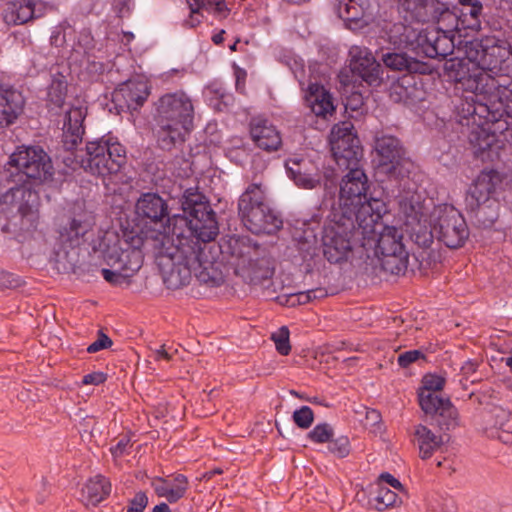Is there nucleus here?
Returning a JSON list of instances; mask_svg holds the SVG:
<instances>
[{
    "instance_id": "7c9ffc66",
    "label": "nucleus",
    "mask_w": 512,
    "mask_h": 512,
    "mask_svg": "<svg viewBox=\"0 0 512 512\" xmlns=\"http://www.w3.org/2000/svg\"><path fill=\"white\" fill-rule=\"evenodd\" d=\"M414 436L419 446L420 457L423 460L430 458L443 443L441 436L434 434L422 424L415 426Z\"/></svg>"
},
{
    "instance_id": "680f3d73",
    "label": "nucleus",
    "mask_w": 512,
    "mask_h": 512,
    "mask_svg": "<svg viewBox=\"0 0 512 512\" xmlns=\"http://www.w3.org/2000/svg\"><path fill=\"white\" fill-rule=\"evenodd\" d=\"M365 409V426L367 427H375L381 422V414L379 411L375 409Z\"/></svg>"
},
{
    "instance_id": "864d4df0",
    "label": "nucleus",
    "mask_w": 512,
    "mask_h": 512,
    "mask_svg": "<svg viewBox=\"0 0 512 512\" xmlns=\"http://www.w3.org/2000/svg\"><path fill=\"white\" fill-rule=\"evenodd\" d=\"M420 358H424V354L420 350H409L399 354L397 362L402 368H407Z\"/></svg>"
},
{
    "instance_id": "de8ad7c7",
    "label": "nucleus",
    "mask_w": 512,
    "mask_h": 512,
    "mask_svg": "<svg viewBox=\"0 0 512 512\" xmlns=\"http://www.w3.org/2000/svg\"><path fill=\"white\" fill-rule=\"evenodd\" d=\"M333 436V428L327 423L316 425L309 433L308 438L315 443H328Z\"/></svg>"
},
{
    "instance_id": "09e8293b",
    "label": "nucleus",
    "mask_w": 512,
    "mask_h": 512,
    "mask_svg": "<svg viewBox=\"0 0 512 512\" xmlns=\"http://www.w3.org/2000/svg\"><path fill=\"white\" fill-rule=\"evenodd\" d=\"M328 445L329 451L338 458H345L350 454V441L346 436H340L334 440H330Z\"/></svg>"
},
{
    "instance_id": "e2e57ef3",
    "label": "nucleus",
    "mask_w": 512,
    "mask_h": 512,
    "mask_svg": "<svg viewBox=\"0 0 512 512\" xmlns=\"http://www.w3.org/2000/svg\"><path fill=\"white\" fill-rule=\"evenodd\" d=\"M479 366V363L477 360H467L461 367V372L465 376L472 375L476 372L477 368Z\"/></svg>"
},
{
    "instance_id": "20e7f679",
    "label": "nucleus",
    "mask_w": 512,
    "mask_h": 512,
    "mask_svg": "<svg viewBox=\"0 0 512 512\" xmlns=\"http://www.w3.org/2000/svg\"><path fill=\"white\" fill-rule=\"evenodd\" d=\"M194 117L191 98L182 91L166 93L156 103V138L162 150L179 149L186 141Z\"/></svg>"
},
{
    "instance_id": "0eeeda50",
    "label": "nucleus",
    "mask_w": 512,
    "mask_h": 512,
    "mask_svg": "<svg viewBox=\"0 0 512 512\" xmlns=\"http://www.w3.org/2000/svg\"><path fill=\"white\" fill-rule=\"evenodd\" d=\"M391 44L411 52L417 58L445 59L454 51V40L436 28H421L395 23L389 30Z\"/></svg>"
},
{
    "instance_id": "c85d7f7f",
    "label": "nucleus",
    "mask_w": 512,
    "mask_h": 512,
    "mask_svg": "<svg viewBox=\"0 0 512 512\" xmlns=\"http://www.w3.org/2000/svg\"><path fill=\"white\" fill-rule=\"evenodd\" d=\"M111 493L110 481L102 476L96 475L90 478L82 489V497L86 504L98 505Z\"/></svg>"
},
{
    "instance_id": "f8f14e48",
    "label": "nucleus",
    "mask_w": 512,
    "mask_h": 512,
    "mask_svg": "<svg viewBox=\"0 0 512 512\" xmlns=\"http://www.w3.org/2000/svg\"><path fill=\"white\" fill-rule=\"evenodd\" d=\"M9 163L28 179L43 182L53 175L51 160L41 147H21L10 156Z\"/></svg>"
},
{
    "instance_id": "13d9d810",
    "label": "nucleus",
    "mask_w": 512,
    "mask_h": 512,
    "mask_svg": "<svg viewBox=\"0 0 512 512\" xmlns=\"http://www.w3.org/2000/svg\"><path fill=\"white\" fill-rule=\"evenodd\" d=\"M189 9H190V16L189 19L185 21V24L189 27H196L201 23V14L200 10L201 8H196V5L194 4L193 0H187Z\"/></svg>"
},
{
    "instance_id": "4d7b16f0",
    "label": "nucleus",
    "mask_w": 512,
    "mask_h": 512,
    "mask_svg": "<svg viewBox=\"0 0 512 512\" xmlns=\"http://www.w3.org/2000/svg\"><path fill=\"white\" fill-rule=\"evenodd\" d=\"M310 301L311 295L309 293V290L290 294L287 299V303L290 306L304 305L309 303Z\"/></svg>"
},
{
    "instance_id": "603ef678",
    "label": "nucleus",
    "mask_w": 512,
    "mask_h": 512,
    "mask_svg": "<svg viewBox=\"0 0 512 512\" xmlns=\"http://www.w3.org/2000/svg\"><path fill=\"white\" fill-rule=\"evenodd\" d=\"M21 285V279L13 273L0 269V289H12Z\"/></svg>"
},
{
    "instance_id": "c756f323",
    "label": "nucleus",
    "mask_w": 512,
    "mask_h": 512,
    "mask_svg": "<svg viewBox=\"0 0 512 512\" xmlns=\"http://www.w3.org/2000/svg\"><path fill=\"white\" fill-rule=\"evenodd\" d=\"M439 0H401V6L418 24L431 21Z\"/></svg>"
},
{
    "instance_id": "ddd939ff",
    "label": "nucleus",
    "mask_w": 512,
    "mask_h": 512,
    "mask_svg": "<svg viewBox=\"0 0 512 512\" xmlns=\"http://www.w3.org/2000/svg\"><path fill=\"white\" fill-rule=\"evenodd\" d=\"M352 125L343 123L335 126L330 135V144L333 157L339 167L350 171L359 168L358 164L363 156L359 139L351 132Z\"/></svg>"
},
{
    "instance_id": "9d476101",
    "label": "nucleus",
    "mask_w": 512,
    "mask_h": 512,
    "mask_svg": "<svg viewBox=\"0 0 512 512\" xmlns=\"http://www.w3.org/2000/svg\"><path fill=\"white\" fill-rule=\"evenodd\" d=\"M368 188V178L364 171L360 168H351L340 184L339 207L334 213L357 220L360 210L367 204L374 207V204L379 202L386 206L380 199L368 198ZM376 212L373 208L371 213Z\"/></svg>"
},
{
    "instance_id": "a211bd4d",
    "label": "nucleus",
    "mask_w": 512,
    "mask_h": 512,
    "mask_svg": "<svg viewBox=\"0 0 512 512\" xmlns=\"http://www.w3.org/2000/svg\"><path fill=\"white\" fill-rule=\"evenodd\" d=\"M421 408L426 414L434 415V420L441 430L449 431L459 425L458 411L448 398L423 396Z\"/></svg>"
},
{
    "instance_id": "0e129e2a",
    "label": "nucleus",
    "mask_w": 512,
    "mask_h": 512,
    "mask_svg": "<svg viewBox=\"0 0 512 512\" xmlns=\"http://www.w3.org/2000/svg\"><path fill=\"white\" fill-rule=\"evenodd\" d=\"M380 479L383 482L389 484L394 489H397V490H400V491L403 490V486H402L401 482L398 479H396L394 476L389 474V473L381 474Z\"/></svg>"
},
{
    "instance_id": "a18cd8bd",
    "label": "nucleus",
    "mask_w": 512,
    "mask_h": 512,
    "mask_svg": "<svg viewBox=\"0 0 512 512\" xmlns=\"http://www.w3.org/2000/svg\"><path fill=\"white\" fill-rule=\"evenodd\" d=\"M289 336L290 332L287 326L280 327L271 335V339L275 343L277 352L283 356L288 355L291 351Z\"/></svg>"
},
{
    "instance_id": "f704fd0d",
    "label": "nucleus",
    "mask_w": 512,
    "mask_h": 512,
    "mask_svg": "<svg viewBox=\"0 0 512 512\" xmlns=\"http://www.w3.org/2000/svg\"><path fill=\"white\" fill-rule=\"evenodd\" d=\"M92 223L86 219L73 218L60 232L61 241L70 247L79 246L82 238L91 230Z\"/></svg>"
},
{
    "instance_id": "393cba45",
    "label": "nucleus",
    "mask_w": 512,
    "mask_h": 512,
    "mask_svg": "<svg viewBox=\"0 0 512 512\" xmlns=\"http://www.w3.org/2000/svg\"><path fill=\"white\" fill-rule=\"evenodd\" d=\"M151 486L157 496L165 498L169 503H175L185 496L189 481L185 475L176 474L172 482L163 477H154Z\"/></svg>"
},
{
    "instance_id": "2f4dec72",
    "label": "nucleus",
    "mask_w": 512,
    "mask_h": 512,
    "mask_svg": "<svg viewBox=\"0 0 512 512\" xmlns=\"http://www.w3.org/2000/svg\"><path fill=\"white\" fill-rule=\"evenodd\" d=\"M430 22L437 23L435 28L448 35L451 39H453L455 31L459 29V17L443 2H439V5L435 8Z\"/></svg>"
},
{
    "instance_id": "bf43d9fd",
    "label": "nucleus",
    "mask_w": 512,
    "mask_h": 512,
    "mask_svg": "<svg viewBox=\"0 0 512 512\" xmlns=\"http://www.w3.org/2000/svg\"><path fill=\"white\" fill-rule=\"evenodd\" d=\"M107 379V375L103 372L97 371L86 374L82 378L83 385H100Z\"/></svg>"
},
{
    "instance_id": "2eb2a0df",
    "label": "nucleus",
    "mask_w": 512,
    "mask_h": 512,
    "mask_svg": "<svg viewBox=\"0 0 512 512\" xmlns=\"http://www.w3.org/2000/svg\"><path fill=\"white\" fill-rule=\"evenodd\" d=\"M475 119L472 123L478 127L487 125V130H493L494 133L504 134L507 138L512 134V114L509 110V104L497 101L491 103H482L475 100Z\"/></svg>"
},
{
    "instance_id": "4c0bfd02",
    "label": "nucleus",
    "mask_w": 512,
    "mask_h": 512,
    "mask_svg": "<svg viewBox=\"0 0 512 512\" xmlns=\"http://www.w3.org/2000/svg\"><path fill=\"white\" fill-rule=\"evenodd\" d=\"M493 130L481 129L480 132L474 134L471 142L474 144L475 154L477 157L490 159L492 150L496 142V135Z\"/></svg>"
},
{
    "instance_id": "f3484780",
    "label": "nucleus",
    "mask_w": 512,
    "mask_h": 512,
    "mask_svg": "<svg viewBox=\"0 0 512 512\" xmlns=\"http://www.w3.org/2000/svg\"><path fill=\"white\" fill-rule=\"evenodd\" d=\"M349 55L350 69L369 85H379L381 82V65L376 61L372 52L366 47L353 46Z\"/></svg>"
},
{
    "instance_id": "7ed1b4c3",
    "label": "nucleus",
    "mask_w": 512,
    "mask_h": 512,
    "mask_svg": "<svg viewBox=\"0 0 512 512\" xmlns=\"http://www.w3.org/2000/svg\"><path fill=\"white\" fill-rule=\"evenodd\" d=\"M373 206L365 205L360 210L357 220L349 216L333 213L331 223L325 226L322 236L323 254L330 263L346 261L356 244L366 247L378 225V220L387 212V207L376 202Z\"/></svg>"
},
{
    "instance_id": "5fc2aeb1",
    "label": "nucleus",
    "mask_w": 512,
    "mask_h": 512,
    "mask_svg": "<svg viewBox=\"0 0 512 512\" xmlns=\"http://www.w3.org/2000/svg\"><path fill=\"white\" fill-rule=\"evenodd\" d=\"M129 504L127 512H143L148 504V497L144 492L139 491L129 501Z\"/></svg>"
},
{
    "instance_id": "412c9836",
    "label": "nucleus",
    "mask_w": 512,
    "mask_h": 512,
    "mask_svg": "<svg viewBox=\"0 0 512 512\" xmlns=\"http://www.w3.org/2000/svg\"><path fill=\"white\" fill-rule=\"evenodd\" d=\"M24 104L21 92L0 84V128L13 124L23 112Z\"/></svg>"
},
{
    "instance_id": "aec40b11",
    "label": "nucleus",
    "mask_w": 512,
    "mask_h": 512,
    "mask_svg": "<svg viewBox=\"0 0 512 512\" xmlns=\"http://www.w3.org/2000/svg\"><path fill=\"white\" fill-rule=\"evenodd\" d=\"M249 132L253 143L261 150L274 152L282 146L280 131L267 119L252 118L249 124Z\"/></svg>"
},
{
    "instance_id": "f03ea898",
    "label": "nucleus",
    "mask_w": 512,
    "mask_h": 512,
    "mask_svg": "<svg viewBox=\"0 0 512 512\" xmlns=\"http://www.w3.org/2000/svg\"><path fill=\"white\" fill-rule=\"evenodd\" d=\"M86 107H72L66 113L63 126L62 145L67 153L63 163L73 169L83 168L94 175L107 176L118 173L126 163V150L116 137L104 136L86 144V150L77 152L85 133Z\"/></svg>"
},
{
    "instance_id": "6e6552de",
    "label": "nucleus",
    "mask_w": 512,
    "mask_h": 512,
    "mask_svg": "<svg viewBox=\"0 0 512 512\" xmlns=\"http://www.w3.org/2000/svg\"><path fill=\"white\" fill-rule=\"evenodd\" d=\"M238 213L244 226L254 234H273L282 227V220L266 203L260 184H250L242 193Z\"/></svg>"
},
{
    "instance_id": "79ce46f5",
    "label": "nucleus",
    "mask_w": 512,
    "mask_h": 512,
    "mask_svg": "<svg viewBox=\"0 0 512 512\" xmlns=\"http://www.w3.org/2000/svg\"><path fill=\"white\" fill-rule=\"evenodd\" d=\"M445 379L441 376L428 374L422 380V388L419 392V404L421 405V398L426 395L438 396L436 393L443 389Z\"/></svg>"
},
{
    "instance_id": "473e14b6",
    "label": "nucleus",
    "mask_w": 512,
    "mask_h": 512,
    "mask_svg": "<svg viewBox=\"0 0 512 512\" xmlns=\"http://www.w3.org/2000/svg\"><path fill=\"white\" fill-rule=\"evenodd\" d=\"M92 223L86 219L73 218L60 232L61 241L70 247L79 246L82 238L91 230Z\"/></svg>"
},
{
    "instance_id": "f257e3e1",
    "label": "nucleus",
    "mask_w": 512,
    "mask_h": 512,
    "mask_svg": "<svg viewBox=\"0 0 512 512\" xmlns=\"http://www.w3.org/2000/svg\"><path fill=\"white\" fill-rule=\"evenodd\" d=\"M181 206L187 217L183 219L190 235L177 234L175 240L169 235V207L159 194H141L135 204V213L145 223L160 224L162 230L136 232L125 230L122 235L106 232L99 248L110 269L101 270L103 278L114 286L129 285L143 265V251H152L158 259L164 283L168 288L178 289L189 284L191 277L201 283L219 285L222 274L213 257L206 250L211 248L219 233L216 214L206 196L197 188H188L181 198Z\"/></svg>"
},
{
    "instance_id": "dca6fc26",
    "label": "nucleus",
    "mask_w": 512,
    "mask_h": 512,
    "mask_svg": "<svg viewBox=\"0 0 512 512\" xmlns=\"http://www.w3.org/2000/svg\"><path fill=\"white\" fill-rule=\"evenodd\" d=\"M512 183V177L495 169H484L477 176L471 189V197L476 203L498 199Z\"/></svg>"
},
{
    "instance_id": "338daca9",
    "label": "nucleus",
    "mask_w": 512,
    "mask_h": 512,
    "mask_svg": "<svg viewBox=\"0 0 512 512\" xmlns=\"http://www.w3.org/2000/svg\"><path fill=\"white\" fill-rule=\"evenodd\" d=\"M351 101L353 102V104L351 103V107L352 109H357L360 105L363 104V97L360 93L358 92H353L352 93V99Z\"/></svg>"
},
{
    "instance_id": "39448f33",
    "label": "nucleus",
    "mask_w": 512,
    "mask_h": 512,
    "mask_svg": "<svg viewBox=\"0 0 512 512\" xmlns=\"http://www.w3.org/2000/svg\"><path fill=\"white\" fill-rule=\"evenodd\" d=\"M208 246L212 248L211 253H209V249L206 250L207 256L214 258L219 269H221V262L216 259L218 250L231 257L235 274L251 285H260L264 281L270 280L274 274V268L271 259L266 255V250L247 237L231 236L218 246L209 243ZM220 271L223 275L222 270ZM222 281H224L223 276Z\"/></svg>"
},
{
    "instance_id": "49530a36",
    "label": "nucleus",
    "mask_w": 512,
    "mask_h": 512,
    "mask_svg": "<svg viewBox=\"0 0 512 512\" xmlns=\"http://www.w3.org/2000/svg\"><path fill=\"white\" fill-rule=\"evenodd\" d=\"M483 5L481 2L474 3L472 6H467L462 8V16L465 18L464 21H467V27L471 29H478L480 27L481 21L480 17L482 15Z\"/></svg>"
},
{
    "instance_id": "1a4fd4ad",
    "label": "nucleus",
    "mask_w": 512,
    "mask_h": 512,
    "mask_svg": "<svg viewBox=\"0 0 512 512\" xmlns=\"http://www.w3.org/2000/svg\"><path fill=\"white\" fill-rule=\"evenodd\" d=\"M381 219L366 246L375 245V253L385 272L391 275L404 274L408 268L409 254L403 243V233L394 226L383 225Z\"/></svg>"
},
{
    "instance_id": "e433bc0d",
    "label": "nucleus",
    "mask_w": 512,
    "mask_h": 512,
    "mask_svg": "<svg viewBox=\"0 0 512 512\" xmlns=\"http://www.w3.org/2000/svg\"><path fill=\"white\" fill-rule=\"evenodd\" d=\"M416 58L415 56H408L406 52H392L382 56V60L388 68L398 71L407 70L410 73L418 70L419 61Z\"/></svg>"
},
{
    "instance_id": "c9c22d12",
    "label": "nucleus",
    "mask_w": 512,
    "mask_h": 512,
    "mask_svg": "<svg viewBox=\"0 0 512 512\" xmlns=\"http://www.w3.org/2000/svg\"><path fill=\"white\" fill-rule=\"evenodd\" d=\"M338 17L345 22H358L365 14V0H334Z\"/></svg>"
},
{
    "instance_id": "a19ab883",
    "label": "nucleus",
    "mask_w": 512,
    "mask_h": 512,
    "mask_svg": "<svg viewBox=\"0 0 512 512\" xmlns=\"http://www.w3.org/2000/svg\"><path fill=\"white\" fill-rule=\"evenodd\" d=\"M466 60L467 58H451L445 63V70L456 82L464 83L468 87V79L474 74L469 73Z\"/></svg>"
},
{
    "instance_id": "37998d69",
    "label": "nucleus",
    "mask_w": 512,
    "mask_h": 512,
    "mask_svg": "<svg viewBox=\"0 0 512 512\" xmlns=\"http://www.w3.org/2000/svg\"><path fill=\"white\" fill-rule=\"evenodd\" d=\"M401 502L397 493L386 487H380L375 497V508L379 511L393 507Z\"/></svg>"
},
{
    "instance_id": "72a5a7b5",
    "label": "nucleus",
    "mask_w": 512,
    "mask_h": 512,
    "mask_svg": "<svg viewBox=\"0 0 512 512\" xmlns=\"http://www.w3.org/2000/svg\"><path fill=\"white\" fill-rule=\"evenodd\" d=\"M92 223L86 219L73 218L60 232L61 241L70 247L79 246L82 238L91 230Z\"/></svg>"
},
{
    "instance_id": "58836bf2",
    "label": "nucleus",
    "mask_w": 512,
    "mask_h": 512,
    "mask_svg": "<svg viewBox=\"0 0 512 512\" xmlns=\"http://www.w3.org/2000/svg\"><path fill=\"white\" fill-rule=\"evenodd\" d=\"M67 82L63 76L54 77L48 87L47 103L50 110L60 109L65 103Z\"/></svg>"
},
{
    "instance_id": "052dcab7",
    "label": "nucleus",
    "mask_w": 512,
    "mask_h": 512,
    "mask_svg": "<svg viewBox=\"0 0 512 512\" xmlns=\"http://www.w3.org/2000/svg\"><path fill=\"white\" fill-rule=\"evenodd\" d=\"M130 445V438L127 436L122 437L115 446L110 448L113 457L118 458L124 455L128 446Z\"/></svg>"
},
{
    "instance_id": "ea45409f",
    "label": "nucleus",
    "mask_w": 512,
    "mask_h": 512,
    "mask_svg": "<svg viewBox=\"0 0 512 512\" xmlns=\"http://www.w3.org/2000/svg\"><path fill=\"white\" fill-rule=\"evenodd\" d=\"M475 217L484 227H490L499 217V201L492 199L487 202L476 203Z\"/></svg>"
},
{
    "instance_id": "69168bd1",
    "label": "nucleus",
    "mask_w": 512,
    "mask_h": 512,
    "mask_svg": "<svg viewBox=\"0 0 512 512\" xmlns=\"http://www.w3.org/2000/svg\"><path fill=\"white\" fill-rule=\"evenodd\" d=\"M173 358V353L166 349L165 345H162L159 349L155 350V360H166L170 361Z\"/></svg>"
},
{
    "instance_id": "4be33fe9",
    "label": "nucleus",
    "mask_w": 512,
    "mask_h": 512,
    "mask_svg": "<svg viewBox=\"0 0 512 512\" xmlns=\"http://www.w3.org/2000/svg\"><path fill=\"white\" fill-rule=\"evenodd\" d=\"M286 169L294 183L301 188L314 189L321 184V173L310 160H289Z\"/></svg>"
},
{
    "instance_id": "4468645a",
    "label": "nucleus",
    "mask_w": 512,
    "mask_h": 512,
    "mask_svg": "<svg viewBox=\"0 0 512 512\" xmlns=\"http://www.w3.org/2000/svg\"><path fill=\"white\" fill-rule=\"evenodd\" d=\"M512 63L509 70L489 72H477L468 79V89L476 95L488 96L503 102L510 96L512 90Z\"/></svg>"
},
{
    "instance_id": "6ab92c4d",
    "label": "nucleus",
    "mask_w": 512,
    "mask_h": 512,
    "mask_svg": "<svg viewBox=\"0 0 512 512\" xmlns=\"http://www.w3.org/2000/svg\"><path fill=\"white\" fill-rule=\"evenodd\" d=\"M379 157V167L387 174L395 175L404 158V148L400 140L391 135H383L375 141Z\"/></svg>"
},
{
    "instance_id": "423d86ee",
    "label": "nucleus",
    "mask_w": 512,
    "mask_h": 512,
    "mask_svg": "<svg viewBox=\"0 0 512 512\" xmlns=\"http://www.w3.org/2000/svg\"><path fill=\"white\" fill-rule=\"evenodd\" d=\"M413 215H407L406 224L411 226L410 233L415 243L422 247H428L436 236L448 248L462 247L469 237V229L462 214L454 207L446 208L438 217L432 230L421 224L423 214L415 211L411 206Z\"/></svg>"
},
{
    "instance_id": "8fccbe9b",
    "label": "nucleus",
    "mask_w": 512,
    "mask_h": 512,
    "mask_svg": "<svg viewBox=\"0 0 512 512\" xmlns=\"http://www.w3.org/2000/svg\"><path fill=\"white\" fill-rule=\"evenodd\" d=\"M293 421L301 429L309 428L314 420L313 410L309 406H302L293 412Z\"/></svg>"
},
{
    "instance_id": "3c124183",
    "label": "nucleus",
    "mask_w": 512,
    "mask_h": 512,
    "mask_svg": "<svg viewBox=\"0 0 512 512\" xmlns=\"http://www.w3.org/2000/svg\"><path fill=\"white\" fill-rule=\"evenodd\" d=\"M196 8L212 11L219 16L225 17L228 13V8L224 0H193Z\"/></svg>"
},
{
    "instance_id": "5701e85b",
    "label": "nucleus",
    "mask_w": 512,
    "mask_h": 512,
    "mask_svg": "<svg viewBox=\"0 0 512 512\" xmlns=\"http://www.w3.org/2000/svg\"><path fill=\"white\" fill-rule=\"evenodd\" d=\"M422 83L415 75H404L390 87V98L393 102L414 104L423 99Z\"/></svg>"
},
{
    "instance_id": "a878e982",
    "label": "nucleus",
    "mask_w": 512,
    "mask_h": 512,
    "mask_svg": "<svg viewBox=\"0 0 512 512\" xmlns=\"http://www.w3.org/2000/svg\"><path fill=\"white\" fill-rule=\"evenodd\" d=\"M305 100L316 116L325 118L335 110L330 93L318 83H311L308 86Z\"/></svg>"
},
{
    "instance_id": "774afa93",
    "label": "nucleus",
    "mask_w": 512,
    "mask_h": 512,
    "mask_svg": "<svg viewBox=\"0 0 512 512\" xmlns=\"http://www.w3.org/2000/svg\"><path fill=\"white\" fill-rule=\"evenodd\" d=\"M311 300L320 299L326 296V291L323 288L310 289Z\"/></svg>"
},
{
    "instance_id": "bb28decb",
    "label": "nucleus",
    "mask_w": 512,
    "mask_h": 512,
    "mask_svg": "<svg viewBox=\"0 0 512 512\" xmlns=\"http://www.w3.org/2000/svg\"><path fill=\"white\" fill-rule=\"evenodd\" d=\"M149 93L145 83L128 82L115 93L114 98L117 101L123 99L128 110L136 111L146 102Z\"/></svg>"
},
{
    "instance_id": "cd10ccee",
    "label": "nucleus",
    "mask_w": 512,
    "mask_h": 512,
    "mask_svg": "<svg viewBox=\"0 0 512 512\" xmlns=\"http://www.w3.org/2000/svg\"><path fill=\"white\" fill-rule=\"evenodd\" d=\"M493 435L505 444L512 443V413L501 408L494 407L488 414Z\"/></svg>"
},
{
    "instance_id": "b1692460",
    "label": "nucleus",
    "mask_w": 512,
    "mask_h": 512,
    "mask_svg": "<svg viewBox=\"0 0 512 512\" xmlns=\"http://www.w3.org/2000/svg\"><path fill=\"white\" fill-rule=\"evenodd\" d=\"M41 16L42 13H38L36 4L31 0H11L2 12L4 22L14 26L25 24Z\"/></svg>"
},
{
    "instance_id": "9b49d317",
    "label": "nucleus",
    "mask_w": 512,
    "mask_h": 512,
    "mask_svg": "<svg viewBox=\"0 0 512 512\" xmlns=\"http://www.w3.org/2000/svg\"><path fill=\"white\" fill-rule=\"evenodd\" d=\"M467 62L477 66L479 72H499L509 70L512 64L510 50L495 37L471 41L465 46Z\"/></svg>"
},
{
    "instance_id": "c03bdc74",
    "label": "nucleus",
    "mask_w": 512,
    "mask_h": 512,
    "mask_svg": "<svg viewBox=\"0 0 512 512\" xmlns=\"http://www.w3.org/2000/svg\"><path fill=\"white\" fill-rule=\"evenodd\" d=\"M475 99L474 97H466L461 103L457 106V113L459 116V122L464 125H470L472 123L477 122L475 119V107H474Z\"/></svg>"
},
{
    "instance_id": "6e6d98bb",
    "label": "nucleus",
    "mask_w": 512,
    "mask_h": 512,
    "mask_svg": "<svg viewBox=\"0 0 512 512\" xmlns=\"http://www.w3.org/2000/svg\"><path fill=\"white\" fill-rule=\"evenodd\" d=\"M112 340L102 331L98 332V339L91 343L88 348V353H96L102 349L109 348L112 345Z\"/></svg>"
}]
</instances>
